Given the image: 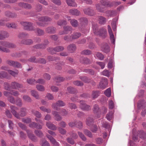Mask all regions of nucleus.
<instances>
[{
    "label": "nucleus",
    "mask_w": 146,
    "mask_h": 146,
    "mask_svg": "<svg viewBox=\"0 0 146 146\" xmlns=\"http://www.w3.org/2000/svg\"><path fill=\"white\" fill-rule=\"evenodd\" d=\"M11 112L13 115L17 119H19L20 117H23L25 116L27 114V109L25 107L21 108L19 113L16 111L18 110V108L14 106L11 105L10 106Z\"/></svg>",
    "instance_id": "f257e3e1"
},
{
    "label": "nucleus",
    "mask_w": 146,
    "mask_h": 146,
    "mask_svg": "<svg viewBox=\"0 0 146 146\" xmlns=\"http://www.w3.org/2000/svg\"><path fill=\"white\" fill-rule=\"evenodd\" d=\"M138 134H133L132 137V139L135 141H136L138 139V137L144 139H146V133L143 131H141L137 132Z\"/></svg>",
    "instance_id": "f03ea898"
},
{
    "label": "nucleus",
    "mask_w": 146,
    "mask_h": 146,
    "mask_svg": "<svg viewBox=\"0 0 146 146\" xmlns=\"http://www.w3.org/2000/svg\"><path fill=\"white\" fill-rule=\"evenodd\" d=\"M80 107L82 110L88 111L91 109L90 106L86 104L85 101L82 100L80 101Z\"/></svg>",
    "instance_id": "7ed1b4c3"
},
{
    "label": "nucleus",
    "mask_w": 146,
    "mask_h": 146,
    "mask_svg": "<svg viewBox=\"0 0 146 146\" xmlns=\"http://www.w3.org/2000/svg\"><path fill=\"white\" fill-rule=\"evenodd\" d=\"M65 105V104L62 101L59 100L56 103H53L52 105V107L54 110H58L59 108L58 107H63Z\"/></svg>",
    "instance_id": "20e7f679"
},
{
    "label": "nucleus",
    "mask_w": 146,
    "mask_h": 146,
    "mask_svg": "<svg viewBox=\"0 0 146 146\" xmlns=\"http://www.w3.org/2000/svg\"><path fill=\"white\" fill-rule=\"evenodd\" d=\"M6 63L9 65L18 68H21L22 66L19 62L12 60H8L6 61Z\"/></svg>",
    "instance_id": "39448f33"
},
{
    "label": "nucleus",
    "mask_w": 146,
    "mask_h": 146,
    "mask_svg": "<svg viewBox=\"0 0 146 146\" xmlns=\"http://www.w3.org/2000/svg\"><path fill=\"white\" fill-rule=\"evenodd\" d=\"M26 133L28 138L32 141L36 142L37 141V138L34 134L32 131L29 129L26 130Z\"/></svg>",
    "instance_id": "423d86ee"
},
{
    "label": "nucleus",
    "mask_w": 146,
    "mask_h": 146,
    "mask_svg": "<svg viewBox=\"0 0 146 146\" xmlns=\"http://www.w3.org/2000/svg\"><path fill=\"white\" fill-rule=\"evenodd\" d=\"M64 49V47L62 46H56L53 48H49L47 49L48 51L52 54L53 53V51H54L56 52H60L63 50Z\"/></svg>",
    "instance_id": "0eeeda50"
},
{
    "label": "nucleus",
    "mask_w": 146,
    "mask_h": 146,
    "mask_svg": "<svg viewBox=\"0 0 146 146\" xmlns=\"http://www.w3.org/2000/svg\"><path fill=\"white\" fill-rule=\"evenodd\" d=\"M108 84V80L106 78H102L98 88H99L104 89L107 86Z\"/></svg>",
    "instance_id": "6e6552de"
},
{
    "label": "nucleus",
    "mask_w": 146,
    "mask_h": 146,
    "mask_svg": "<svg viewBox=\"0 0 146 146\" xmlns=\"http://www.w3.org/2000/svg\"><path fill=\"white\" fill-rule=\"evenodd\" d=\"M10 87L12 89L17 90L19 88H23V86L22 84H20L16 82H11L10 84Z\"/></svg>",
    "instance_id": "1a4fd4ad"
},
{
    "label": "nucleus",
    "mask_w": 146,
    "mask_h": 146,
    "mask_svg": "<svg viewBox=\"0 0 146 146\" xmlns=\"http://www.w3.org/2000/svg\"><path fill=\"white\" fill-rule=\"evenodd\" d=\"M94 32L95 34L101 36L103 38H105L107 35L106 30L103 28L100 29L97 33L95 31Z\"/></svg>",
    "instance_id": "9d476101"
},
{
    "label": "nucleus",
    "mask_w": 146,
    "mask_h": 146,
    "mask_svg": "<svg viewBox=\"0 0 146 146\" xmlns=\"http://www.w3.org/2000/svg\"><path fill=\"white\" fill-rule=\"evenodd\" d=\"M29 127L33 128H36L38 129H42V126L39 123H38L35 122H32L29 124Z\"/></svg>",
    "instance_id": "9b49d317"
},
{
    "label": "nucleus",
    "mask_w": 146,
    "mask_h": 146,
    "mask_svg": "<svg viewBox=\"0 0 146 146\" xmlns=\"http://www.w3.org/2000/svg\"><path fill=\"white\" fill-rule=\"evenodd\" d=\"M76 49V45L74 44H71L68 46L67 47V51L70 53H74Z\"/></svg>",
    "instance_id": "f8f14e48"
},
{
    "label": "nucleus",
    "mask_w": 146,
    "mask_h": 146,
    "mask_svg": "<svg viewBox=\"0 0 146 146\" xmlns=\"http://www.w3.org/2000/svg\"><path fill=\"white\" fill-rule=\"evenodd\" d=\"M46 136L50 140L53 146H59L58 143L51 135L47 134L46 135Z\"/></svg>",
    "instance_id": "ddd939ff"
},
{
    "label": "nucleus",
    "mask_w": 146,
    "mask_h": 146,
    "mask_svg": "<svg viewBox=\"0 0 146 146\" xmlns=\"http://www.w3.org/2000/svg\"><path fill=\"white\" fill-rule=\"evenodd\" d=\"M38 20L48 24L52 21V19L47 16H42L38 18Z\"/></svg>",
    "instance_id": "4468645a"
},
{
    "label": "nucleus",
    "mask_w": 146,
    "mask_h": 146,
    "mask_svg": "<svg viewBox=\"0 0 146 146\" xmlns=\"http://www.w3.org/2000/svg\"><path fill=\"white\" fill-rule=\"evenodd\" d=\"M83 11L85 14L90 16H93L95 14L94 11L90 8H86Z\"/></svg>",
    "instance_id": "2eb2a0df"
},
{
    "label": "nucleus",
    "mask_w": 146,
    "mask_h": 146,
    "mask_svg": "<svg viewBox=\"0 0 146 146\" xmlns=\"http://www.w3.org/2000/svg\"><path fill=\"white\" fill-rule=\"evenodd\" d=\"M137 107L139 108H140L141 107H144L143 110H142L141 113V115L143 116H144L146 113V104H143V103L140 101H139L138 103Z\"/></svg>",
    "instance_id": "dca6fc26"
},
{
    "label": "nucleus",
    "mask_w": 146,
    "mask_h": 146,
    "mask_svg": "<svg viewBox=\"0 0 146 146\" xmlns=\"http://www.w3.org/2000/svg\"><path fill=\"white\" fill-rule=\"evenodd\" d=\"M9 36V34L7 32L2 31L0 32V40H4L5 38L8 37Z\"/></svg>",
    "instance_id": "f3484780"
},
{
    "label": "nucleus",
    "mask_w": 146,
    "mask_h": 146,
    "mask_svg": "<svg viewBox=\"0 0 146 146\" xmlns=\"http://www.w3.org/2000/svg\"><path fill=\"white\" fill-rule=\"evenodd\" d=\"M56 28L52 26L48 27L45 29L46 32L49 34L55 33L56 32Z\"/></svg>",
    "instance_id": "a211bd4d"
},
{
    "label": "nucleus",
    "mask_w": 146,
    "mask_h": 146,
    "mask_svg": "<svg viewBox=\"0 0 146 146\" xmlns=\"http://www.w3.org/2000/svg\"><path fill=\"white\" fill-rule=\"evenodd\" d=\"M33 43V40L31 39H23L21 40L20 43L22 44L30 45Z\"/></svg>",
    "instance_id": "6ab92c4d"
},
{
    "label": "nucleus",
    "mask_w": 146,
    "mask_h": 146,
    "mask_svg": "<svg viewBox=\"0 0 146 146\" xmlns=\"http://www.w3.org/2000/svg\"><path fill=\"white\" fill-rule=\"evenodd\" d=\"M46 125L49 129L55 131L57 129L56 126L50 122H46Z\"/></svg>",
    "instance_id": "aec40b11"
},
{
    "label": "nucleus",
    "mask_w": 146,
    "mask_h": 146,
    "mask_svg": "<svg viewBox=\"0 0 146 146\" xmlns=\"http://www.w3.org/2000/svg\"><path fill=\"white\" fill-rule=\"evenodd\" d=\"M86 124L87 125L90 126L93 125L94 123V119L92 116L88 117L86 119Z\"/></svg>",
    "instance_id": "412c9836"
},
{
    "label": "nucleus",
    "mask_w": 146,
    "mask_h": 146,
    "mask_svg": "<svg viewBox=\"0 0 146 146\" xmlns=\"http://www.w3.org/2000/svg\"><path fill=\"white\" fill-rule=\"evenodd\" d=\"M80 62L83 64H89L91 63L90 60L86 57H81L80 59Z\"/></svg>",
    "instance_id": "4be33fe9"
},
{
    "label": "nucleus",
    "mask_w": 146,
    "mask_h": 146,
    "mask_svg": "<svg viewBox=\"0 0 146 146\" xmlns=\"http://www.w3.org/2000/svg\"><path fill=\"white\" fill-rule=\"evenodd\" d=\"M35 33L38 36H41L44 35L45 33V32L43 30L37 28L35 29Z\"/></svg>",
    "instance_id": "5701e85b"
},
{
    "label": "nucleus",
    "mask_w": 146,
    "mask_h": 146,
    "mask_svg": "<svg viewBox=\"0 0 146 146\" xmlns=\"http://www.w3.org/2000/svg\"><path fill=\"white\" fill-rule=\"evenodd\" d=\"M102 50L106 53H108L110 51L109 47L107 43L103 45L102 47Z\"/></svg>",
    "instance_id": "b1692460"
},
{
    "label": "nucleus",
    "mask_w": 146,
    "mask_h": 146,
    "mask_svg": "<svg viewBox=\"0 0 146 146\" xmlns=\"http://www.w3.org/2000/svg\"><path fill=\"white\" fill-rule=\"evenodd\" d=\"M69 12L72 15L76 16H78L80 13L79 11L76 9H70L69 10Z\"/></svg>",
    "instance_id": "393cba45"
},
{
    "label": "nucleus",
    "mask_w": 146,
    "mask_h": 146,
    "mask_svg": "<svg viewBox=\"0 0 146 146\" xmlns=\"http://www.w3.org/2000/svg\"><path fill=\"white\" fill-rule=\"evenodd\" d=\"M100 93L99 91H92L91 97L92 99H95L97 98L100 94Z\"/></svg>",
    "instance_id": "a878e982"
},
{
    "label": "nucleus",
    "mask_w": 146,
    "mask_h": 146,
    "mask_svg": "<svg viewBox=\"0 0 146 146\" xmlns=\"http://www.w3.org/2000/svg\"><path fill=\"white\" fill-rule=\"evenodd\" d=\"M18 5L20 7L25 8H28L29 9H30L31 8V5L28 3L21 2L18 3Z\"/></svg>",
    "instance_id": "bb28decb"
},
{
    "label": "nucleus",
    "mask_w": 146,
    "mask_h": 146,
    "mask_svg": "<svg viewBox=\"0 0 146 146\" xmlns=\"http://www.w3.org/2000/svg\"><path fill=\"white\" fill-rule=\"evenodd\" d=\"M95 6L96 9L98 12H103L104 11V8L99 3L96 4Z\"/></svg>",
    "instance_id": "cd10ccee"
},
{
    "label": "nucleus",
    "mask_w": 146,
    "mask_h": 146,
    "mask_svg": "<svg viewBox=\"0 0 146 146\" xmlns=\"http://www.w3.org/2000/svg\"><path fill=\"white\" fill-rule=\"evenodd\" d=\"M40 144L41 146H50L49 143L44 139H41L40 142Z\"/></svg>",
    "instance_id": "c85d7f7f"
},
{
    "label": "nucleus",
    "mask_w": 146,
    "mask_h": 146,
    "mask_svg": "<svg viewBox=\"0 0 146 146\" xmlns=\"http://www.w3.org/2000/svg\"><path fill=\"white\" fill-rule=\"evenodd\" d=\"M68 5L70 6L76 7L77 5L74 2V0H66Z\"/></svg>",
    "instance_id": "c756f323"
},
{
    "label": "nucleus",
    "mask_w": 146,
    "mask_h": 146,
    "mask_svg": "<svg viewBox=\"0 0 146 146\" xmlns=\"http://www.w3.org/2000/svg\"><path fill=\"white\" fill-rule=\"evenodd\" d=\"M15 104L17 106L21 107L23 104L21 99L19 98H17L15 100Z\"/></svg>",
    "instance_id": "7c9ffc66"
},
{
    "label": "nucleus",
    "mask_w": 146,
    "mask_h": 146,
    "mask_svg": "<svg viewBox=\"0 0 146 146\" xmlns=\"http://www.w3.org/2000/svg\"><path fill=\"white\" fill-rule=\"evenodd\" d=\"M67 91L71 94H75L77 93V90L75 88L71 86L68 87L67 88Z\"/></svg>",
    "instance_id": "2f4dec72"
},
{
    "label": "nucleus",
    "mask_w": 146,
    "mask_h": 146,
    "mask_svg": "<svg viewBox=\"0 0 146 146\" xmlns=\"http://www.w3.org/2000/svg\"><path fill=\"white\" fill-rule=\"evenodd\" d=\"M113 113L111 111H110L108 113L106 116V118L108 120L110 121L111 120L113 117Z\"/></svg>",
    "instance_id": "473e14b6"
},
{
    "label": "nucleus",
    "mask_w": 146,
    "mask_h": 146,
    "mask_svg": "<svg viewBox=\"0 0 146 146\" xmlns=\"http://www.w3.org/2000/svg\"><path fill=\"white\" fill-rule=\"evenodd\" d=\"M32 113L36 117L38 118H40L42 117L41 113L38 111L35 110H31Z\"/></svg>",
    "instance_id": "72a5a7b5"
},
{
    "label": "nucleus",
    "mask_w": 146,
    "mask_h": 146,
    "mask_svg": "<svg viewBox=\"0 0 146 146\" xmlns=\"http://www.w3.org/2000/svg\"><path fill=\"white\" fill-rule=\"evenodd\" d=\"M101 4L102 5L107 7H111V5L109 2L106 0H102L100 1Z\"/></svg>",
    "instance_id": "f704fd0d"
},
{
    "label": "nucleus",
    "mask_w": 146,
    "mask_h": 146,
    "mask_svg": "<svg viewBox=\"0 0 146 146\" xmlns=\"http://www.w3.org/2000/svg\"><path fill=\"white\" fill-rule=\"evenodd\" d=\"M93 111L94 113H96L100 111V109L99 106L97 104H95L93 106Z\"/></svg>",
    "instance_id": "c9c22d12"
},
{
    "label": "nucleus",
    "mask_w": 146,
    "mask_h": 146,
    "mask_svg": "<svg viewBox=\"0 0 146 146\" xmlns=\"http://www.w3.org/2000/svg\"><path fill=\"white\" fill-rule=\"evenodd\" d=\"M81 36V34L80 33H73L71 35L72 40L77 39Z\"/></svg>",
    "instance_id": "e433bc0d"
},
{
    "label": "nucleus",
    "mask_w": 146,
    "mask_h": 146,
    "mask_svg": "<svg viewBox=\"0 0 146 146\" xmlns=\"http://www.w3.org/2000/svg\"><path fill=\"white\" fill-rule=\"evenodd\" d=\"M31 95L36 99H38L39 98V96L36 91L32 90H31Z\"/></svg>",
    "instance_id": "4c0bfd02"
},
{
    "label": "nucleus",
    "mask_w": 146,
    "mask_h": 146,
    "mask_svg": "<svg viewBox=\"0 0 146 146\" xmlns=\"http://www.w3.org/2000/svg\"><path fill=\"white\" fill-rule=\"evenodd\" d=\"M34 133L37 136L40 137H42L44 135L42 131L39 130H35L34 131Z\"/></svg>",
    "instance_id": "58836bf2"
},
{
    "label": "nucleus",
    "mask_w": 146,
    "mask_h": 146,
    "mask_svg": "<svg viewBox=\"0 0 146 146\" xmlns=\"http://www.w3.org/2000/svg\"><path fill=\"white\" fill-rule=\"evenodd\" d=\"M6 26L8 28H16L17 27V25L14 23H8L6 24Z\"/></svg>",
    "instance_id": "ea45409f"
},
{
    "label": "nucleus",
    "mask_w": 146,
    "mask_h": 146,
    "mask_svg": "<svg viewBox=\"0 0 146 146\" xmlns=\"http://www.w3.org/2000/svg\"><path fill=\"white\" fill-rule=\"evenodd\" d=\"M7 71L9 74L14 77H15L19 74V71L18 70H16L15 71H14L12 70H8Z\"/></svg>",
    "instance_id": "a19ab883"
},
{
    "label": "nucleus",
    "mask_w": 146,
    "mask_h": 146,
    "mask_svg": "<svg viewBox=\"0 0 146 146\" xmlns=\"http://www.w3.org/2000/svg\"><path fill=\"white\" fill-rule=\"evenodd\" d=\"M59 58L58 57H54L51 56H49L47 57V59L49 61L59 60Z\"/></svg>",
    "instance_id": "79ce46f5"
},
{
    "label": "nucleus",
    "mask_w": 146,
    "mask_h": 146,
    "mask_svg": "<svg viewBox=\"0 0 146 146\" xmlns=\"http://www.w3.org/2000/svg\"><path fill=\"white\" fill-rule=\"evenodd\" d=\"M22 98L24 101L27 102H31L32 101L31 98L27 95H24Z\"/></svg>",
    "instance_id": "37998d69"
},
{
    "label": "nucleus",
    "mask_w": 146,
    "mask_h": 146,
    "mask_svg": "<svg viewBox=\"0 0 146 146\" xmlns=\"http://www.w3.org/2000/svg\"><path fill=\"white\" fill-rule=\"evenodd\" d=\"M65 78L62 77L57 76L54 79V81L56 82H60L64 81Z\"/></svg>",
    "instance_id": "c03bdc74"
},
{
    "label": "nucleus",
    "mask_w": 146,
    "mask_h": 146,
    "mask_svg": "<svg viewBox=\"0 0 146 146\" xmlns=\"http://www.w3.org/2000/svg\"><path fill=\"white\" fill-rule=\"evenodd\" d=\"M28 25L26 26L27 27L29 28V29H26L29 31H34L35 30V28L33 26V24L31 22H29L28 23Z\"/></svg>",
    "instance_id": "a18cd8bd"
},
{
    "label": "nucleus",
    "mask_w": 146,
    "mask_h": 146,
    "mask_svg": "<svg viewBox=\"0 0 146 146\" xmlns=\"http://www.w3.org/2000/svg\"><path fill=\"white\" fill-rule=\"evenodd\" d=\"M7 73L4 71H1L0 72V79L6 78L7 76Z\"/></svg>",
    "instance_id": "49530a36"
},
{
    "label": "nucleus",
    "mask_w": 146,
    "mask_h": 146,
    "mask_svg": "<svg viewBox=\"0 0 146 146\" xmlns=\"http://www.w3.org/2000/svg\"><path fill=\"white\" fill-rule=\"evenodd\" d=\"M75 126L79 129H81L83 127L82 123L79 121H76Z\"/></svg>",
    "instance_id": "de8ad7c7"
},
{
    "label": "nucleus",
    "mask_w": 146,
    "mask_h": 146,
    "mask_svg": "<svg viewBox=\"0 0 146 146\" xmlns=\"http://www.w3.org/2000/svg\"><path fill=\"white\" fill-rule=\"evenodd\" d=\"M82 54L88 55L92 54V52L91 50L88 49L82 51L81 52Z\"/></svg>",
    "instance_id": "09e8293b"
},
{
    "label": "nucleus",
    "mask_w": 146,
    "mask_h": 146,
    "mask_svg": "<svg viewBox=\"0 0 146 146\" xmlns=\"http://www.w3.org/2000/svg\"><path fill=\"white\" fill-rule=\"evenodd\" d=\"M80 78L85 83H88L90 81V79L86 76H80Z\"/></svg>",
    "instance_id": "8fccbe9b"
},
{
    "label": "nucleus",
    "mask_w": 146,
    "mask_h": 146,
    "mask_svg": "<svg viewBox=\"0 0 146 146\" xmlns=\"http://www.w3.org/2000/svg\"><path fill=\"white\" fill-rule=\"evenodd\" d=\"M40 109L44 112H46L48 113H50L51 112V110L49 108H46L44 106H41L40 107Z\"/></svg>",
    "instance_id": "3c124183"
},
{
    "label": "nucleus",
    "mask_w": 146,
    "mask_h": 146,
    "mask_svg": "<svg viewBox=\"0 0 146 146\" xmlns=\"http://www.w3.org/2000/svg\"><path fill=\"white\" fill-rule=\"evenodd\" d=\"M78 134L79 137L82 140L84 141H85L86 140V137L80 131H78Z\"/></svg>",
    "instance_id": "603ef678"
},
{
    "label": "nucleus",
    "mask_w": 146,
    "mask_h": 146,
    "mask_svg": "<svg viewBox=\"0 0 146 146\" xmlns=\"http://www.w3.org/2000/svg\"><path fill=\"white\" fill-rule=\"evenodd\" d=\"M106 21V19L104 17L102 16H100L99 17V22L101 24H104Z\"/></svg>",
    "instance_id": "864d4df0"
},
{
    "label": "nucleus",
    "mask_w": 146,
    "mask_h": 146,
    "mask_svg": "<svg viewBox=\"0 0 146 146\" xmlns=\"http://www.w3.org/2000/svg\"><path fill=\"white\" fill-rule=\"evenodd\" d=\"M22 121L24 123H29L31 122V119L29 117L23 118L22 119Z\"/></svg>",
    "instance_id": "5fc2aeb1"
},
{
    "label": "nucleus",
    "mask_w": 146,
    "mask_h": 146,
    "mask_svg": "<svg viewBox=\"0 0 146 146\" xmlns=\"http://www.w3.org/2000/svg\"><path fill=\"white\" fill-rule=\"evenodd\" d=\"M95 55L98 58L101 60H103L104 58L103 55L100 52H97L96 53Z\"/></svg>",
    "instance_id": "6e6d98bb"
},
{
    "label": "nucleus",
    "mask_w": 146,
    "mask_h": 146,
    "mask_svg": "<svg viewBox=\"0 0 146 146\" xmlns=\"http://www.w3.org/2000/svg\"><path fill=\"white\" fill-rule=\"evenodd\" d=\"M83 72L86 73H88L91 75H93L94 74V71L92 69H84Z\"/></svg>",
    "instance_id": "4d7b16f0"
},
{
    "label": "nucleus",
    "mask_w": 146,
    "mask_h": 146,
    "mask_svg": "<svg viewBox=\"0 0 146 146\" xmlns=\"http://www.w3.org/2000/svg\"><path fill=\"white\" fill-rule=\"evenodd\" d=\"M84 133L89 137L91 138L92 137V133L88 130L85 129L84 130Z\"/></svg>",
    "instance_id": "13d9d810"
},
{
    "label": "nucleus",
    "mask_w": 146,
    "mask_h": 146,
    "mask_svg": "<svg viewBox=\"0 0 146 146\" xmlns=\"http://www.w3.org/2000/svg\"><path fill=\"white\" fill-rule=\"evenodd\" d=\"M28 35L27 33H21L19 34L18 37L19 38H22L26 37Z\"/></svg>",
    "instance_id": "bf43d9fd"
},
{
    "label": "nucleus",
    "mask_w": 146,
    "mask_h": 146,
    "mask_svg": "<svg viewBox=\"0 0 146 146\" xmlns=\"http://www.w3.org/2000/svg\"><path fill=\"white\" fill-rule=\"evenodd\" d=\"M57 25L59 26H61L63 25H66V21L64 20H60L58 21L57 23Z\"/></svg>",
    "instance_id": "052dcab7"
},
{
    "label": "nucleus",
    "mask_w": 146,
    "mask_h": 146,
    "mask_svg": "<svg viewBox=\"0 0 146 146\" xmlns=\"http://www.w3.org/2000/svg\"><path fill=\"white\" fill-rule=\"evenodd\" d=\"M18 125L23 130H24L26 131L27 129V126L24 124H23L21 122H19L18 123Z\"/></svg>",
    "instance_id": "680f3d73"
},
{
    "label": "nucleus",
    "mask_w": 146,
    "mask_h": 146,
    "mask_svg": "<svg viewBox=\"0 0 146 146\" xmlns=\"http://www.w3.org/2000/svg\"><path fill=\"white\" fill-rule=\"evenodd\" d=\"M63 28L64 31L65 32V33L66 34H68V32L71 30V27L68 26H64V27Z\"/></svg>",
    "instance_id": "e2e57ef3"
},
{
    "label": "nucleus",
    "mask_w": 146,
    "mask_h": 146,
    "mask_svg": "<svg viewBox=\"0 0 146 146\" xmlns=\"http://www.w3.org/2000/svg\"><path fill=\"white\" fill-rule=\"evenodd\" d=\"M66 140L68 143L71 145H73L75 144L74 140L71 137H68L67 138Z\"/></svg>",
    "instance_id": "0e129e2a"
},
{
    "label": "nucleus",
    "mask_w": 146,
    "mask_h": 146,
    "mask_svg": "<svg viewBox=\"0 0 146 146\" xmlns=\"http://www.w3.org/2000/svg\"><path fill=\"white\" fill-rule=\"evenodd\" d=\"M104 94L108 97H110L111 95V90L110 88L107 89L104 92Z\"/></svg>",
    "instance_id": "69168bd1"
},
{
    "label": "nucleus",
    "mask_w": 146,
    "mask_h": 146,
    "mask_svg": "<svg viewBox=\"0 0 146 146\" xmlns=\"http://www.w3.org/2000/svg\"><path fill=\"white\" fill-rule=\"evenodd\" d=\"M8 100L11 103L13 104H15V100L14 98L11 96L7 98Z\"/></svg>",
    "instance_id": "338daca9"
},
{
    "label": "nucleus",
    "mask_w": 146,
    "mask_h": 146,
    "mask_svg": "<svg viewBox=\"0 0 146 146\" xmlns=\"http://www.w3.org/2000/svg\"><path fill=\"white\" fill-rule=\"evenodd\" d=\"M71 25L74 27H76L78 25V21L74 19L71 20L70 21Z\"/></svg>",
    "instance_id": "774afa93"
}]
</instances>
